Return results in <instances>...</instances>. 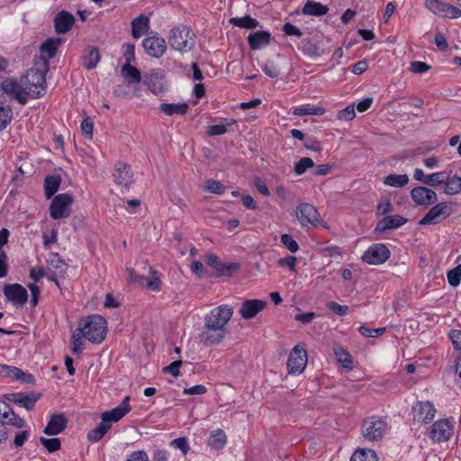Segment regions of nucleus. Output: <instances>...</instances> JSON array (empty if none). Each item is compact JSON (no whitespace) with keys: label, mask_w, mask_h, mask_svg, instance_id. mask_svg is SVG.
<instances>
[{"label":"nucleus","mask_w":461,"mask_h":461,"mask_svg":"<svg viewBox=\"0 0 461 461\" xmlns=\"http://www.w3.org/2000/svg\"><path fill=\"white\" fill-rule=\"evenodd\" d=\"M113 177L117 185L125 187L129 186L132 177L129 166L123 163H118L113 173Z\"/></svg>","instance_id":"473e14b6"},{"label":"nucleus","mask_w":461,"mask_h":461,"mask_svg":"<svg viewBox=\"0 0 461 461\" xmlns=\"http://www.w3.org/2000/svg\"><path fill=\"white\" fill-rule=\"evenodd\" d=\"M7 399L14 402L15 405L19 407L25 408L28 411H31L34 408L35 403L40 399V394L35 393H15L8 394Z\"/></svg>","instance_id":"5701e85b"},{"label":"nucleus","mask_w":461,"mask_h":461,"mask_svg":"<svg viewBox=\"0 0 461 461\" xmlns=\"http://www.w3.org/2000/svg\"><path fill=\"white\" fill-rule=\"evenodd\" d=\"M146 84L149 90L155 95L164 93L167 89V81L165 77L159 73H151L148 76Z\"/></svg>","instance_id":"2f4dec72"},{"label":"nucleus","mask_w":461,"mask_h":461,"mask_svg":"<svg viewBox=\"0 0 461 461\" xmlns=\"http://www.w3.org/2000/svg\"><path fill=\"white\" fill-rule=\"evenodd\" d=\"M47 67L44 70L39 68H30L21 78L29 95L32 98H39L46 92V74Z\"/></svg>","instance_id":"7ed1b4c3"},{"label":"nucleus","mask_w":461,"mask_h":461,"mask_svg":"<svg viewBox=\"0 0 461 461\" xmlns=\"http://www.w3.org/2000/svg\"><path fill=\"white\" fill-rule=\"evenodd\" d=\"M131 410L130 396H125L119 406L102 414V421L88 432V439L93 442L99 441L111 429L113 422L119 421L122 417L129 413Z\"/></svg>","instance_id":"f257e3e1"},{"label":"nucleus","mask_w":461,"mask_h":461,"mask_svg":"<svg viewBox=\"0 0 461 461\" xmlns=\"http://www.w3.org/2000/svg\"><path fill=\"white\" fill-rule=\"evenodd\" d=\"M313 166L314 162L312 158H303L295 164L294 172L296 175L301 176L305 173L308 168H312Z\"/></svg>","instance_id":"603ef678"},{"label":"nucleus","mask_w":461,"mask_h":461,"mask_svg":"<svg viewBox=\"0 0 461 461\" xmlns=\"http://www.w3.org/2000/svg\"><path fill=\"white\" fill-rule=\"evenodd\" d=\"M225 186L219 181L209 179L204 184V190L215 194H221L225 192Z\"/></svg>","instance_id":"8fccbe9b"},{"label":"nucleus","mask_w":461,"mask_h":461,"mask_svg":"<svg viewBox=\"0 0 461 461\" xmlns=\"http://www.w3.org/2000/svg\"><path fill=\"white\" fill-rule=\"evenodd\" d=\"M355 117L356 113L354 105H348L345 109L340 110L337 114V118L344 122L352 121Z\"/></svg>","instance_id":"4d7b16f0"},{"label":"nucleus","mask_w":461,"mask_h":461,"mask_svg":"<svg viewBox=\"0 0 461 461\" xmlns=\"http://www.w3.org/2000/svg\"><path fill=\"white\" fill-rule=\"evenodd\" d=\"M445 181H446L445 172H437V173H433V174L427 176L426 180L424 181V184L432 185V186H437V185H439L445 183Z\"/></svg>","instance_id":"5fc2aeb1"},{"label":"nucleus","mask_w":461,"mask_h":461,"mask_svg":"<svg viewBox=\"0 0 461 461\" xmlns=\"http://www.w3.org/2000/svg\"><path fill=\"white\" fill-rule=\"evenodd\" d=\"M206 264L213 268L220 276H229L239 268L238 264H223L220 258L213 254L206 257Z\"/></svg>","instance_id":"b1692460"},{"label":"nucleus","mask_w":461,"mask_h":461,"mask_svg":"<svg viewBox=\"0 0 461 461\" xmlns=\"http://www.w3.org/2000/svg\"><path fill=\"white\" fill-rule=\"evenodd\" d=\"M328 7L316 2L308 1L303 9V14L310 15H322L327 14Z\"/></svg>","instance_id":"a18cd8bd"},{"label":"nucleus","mask_w":461,"mask_h":461,"mask_svg":"<svg viewBox=\"0 0 461 461\" xmlns=\"http://www.w3.org/2000/svg\"><path fill=\"white\" fill-rule=\"evenodd\" d=\"M230 23L241 29H256L258 26V22L249 15L241 18H231Z\"/></svg>","instance_id":"79ce46f5"},{"label":"nucleus","mask_w":461,"mask_h":461,"mask_svg":"<svg viewBox=\"0 0 461 461\" xmlns=\"http://www.w3.org/2000/svg\"><path fill=\"white\" fill-rule=\"evenodd\" d=\"M144 287L153 292L161 290L162 282L160 280V274L158 271L150 267L148 277H145Z\"/></svg>","instance_id":"e433bc0d"},{"label":"nucleus","mask_w":461,"mask_h":461,"mask_svg":"<svg viewBox=\"0 0 461 461\" xmlns=\"http://www.w3.org/2000/svg\"><path fill=\"white\" fill-rule=\"evenodd\" d=\"M271 34L267 31H256L248 36L249 47L253 50H261L271 42Z\"/></svg>","instance_id":"393cba45"},{"label":"nucleus","mask_w":461,"mask_h":461,"mask_svg":"<svg viewBox=\"0 0 461 461\" xmlns=\"http://www.w3.org/2000/svg\"><path fill=\"white\" fill-rule=\"evenodd\" d=\"M0 377H10L26 383L30 382L32 379V375H26L22 369L4 364H0Z\"/></svg>","instance_id":"c756f323"},{"label":"nucleus","mask_w":461,"mask_h":461,"mask_svg":"<svg viewBox=\"0 0 461 461\" xmlns=\"http://www.w3.org/2000/svg\"><path fill=\"white\" fill-rule=\"evenodd\" d=\"M409 183V176L406 174H391L384 177V184L393 187H403Z\"/></svg>","instance_id":"c03bdc74"},{"label":"nucleus","mask_w":461,"mask_h":461,"mask_svg":"<svg viewBox=\"0 0 461 461\" xmlns=\"http://www.w3.org/2000/svg\"><path fill=\"white\" fill-rule=\"evenodd\" d=\"M73 199L68 194H60L54 197L50 206V215L54 220L68 218Z\"/></svg>","instance_id":"6e6552de"},{"label":"nucleus","mask_w":461,"mask_h":461,"mask_svg":"<svg viewBox=\"0 0 461 461\" xmlns=\"http://www.w3.org/2000/svg\"><path fill=\"white\" fill-rule=\"evenodd\" d=\"M40 442L47 449L48 452L53 453L60 449L61 442L58 438H47L41 437Z\"/></svg>","instance_id":"de8ad7c7"},{"label":"nucleus","mask_w":461,"mask_h":461,"mask_svg":"<svg viewBox=\"0 0 461 461\" xmlns=\"http://www.w3.org/2000/svg\"><path fill=\"white\" fill-rule=\"evenodd\" d=\"M0 423L23 428L25 425V420L18 417L5 402L0 401Z\"/></svg>","instance_id":"4be33fe9"},{"label":"nucleus","mask_w":461,"mask_h":461,"mask_svg":"<svg viewBox=\"0 0 461 461\" xmlns=\"http://www.w3.org/2000/svg\"><path fill=\"white\" fill-rule=\"evenodd\" d=\"M126 461H149V456L144 450L131 452Z\"/></svg>","instance_id":"774afa93"},{"label":"nucleus","mask_w":461,"mask_h":461,"mask_svg":"<svg viewBox=\"0 0 461 461\" xmlns=\"http://www.w3.org/2000/svg\"><path fill=\"white\" fill-rule=\"evenodd\" d=\"M267 301L258 299L245 300L240 310L239 313L244 320H249L257 316L267 307Z\"/></svg>","instance_id":"a211bd4d"},{"label":"nucleus","mask_w":461,"mask_h":461,"mask_svg":"<svg viewBox=\"0 0 461 461\" xmlns=\"http://www.w3.org/2000/svg\"><path fill=\"white\" fill-rule=\"evenodd\" d=\"M82 334H80V330H75L72 333L71 339L73 343V348L72 351L74 354L79 355L84 350V345L82 342Z\"/></svg>","instance_id":"864d4df0"},{"label":"nucleus","mask_w":461,"mask_h":461,"mask_svg":"<svg viewBox=\"0 0 461 461\" xmlns=\"http://www.w3.org/2000/svg\"><path fill=\"white\" fill-rule=\"evenodd\" d=\"M406 221L407 219L400 215L385 216L378 221L375 230L383 232L390 229H396L403 225Z\"/></svg>","instance_id":"7c9ffc66"},{"label":"nucleus","mask_w":461,"mask_h":461,"mask_svg":"<svg viewBox=\"0 0 461 461\" xmlns=\"http://www.w3.org/2000/svg\"><path fill=\"white\" fill-rule=\"evenodd\" d=\"M412 413L415 421L428 423L434 419L436 409L429 402H418L412 406Z\"/></svg>","instance_id":"2eb2a0df"},{"label":"nucleus","mask_w":461,"mask_h":461,"mask_svg":"<svg viewBox=\"0 0 461 461\" xmlns=\"http://www.w3.org/2000/svg\"><path fill=\"white\" fill-rule=\"evenodd\" d=\"M444 192L447 194H456L461 192V177L457 176H446Z\"/></svg>","instance_id":"49530a36"},{"label":"nucleus","mask_w":461,"mask_h":461,"mask_svg":"<svg viewBox=\"0 0 461 461\" xmlns=\"http://www.w3.org/2000/svg\"><path fill=\"white\" fill-rule=\"evenodd\" d=\"M187 104L185 103L181 104H166L163 103L159 105V110L166 115L171 116L174 114H185L187 113Z\"/></svg>","instance_id":"58836bf2"},{"label":"nucleus","mask_w":461,"mask_h":461,"mask_svg":"<svg viewBox=\"0 0 461 461\" xmlns=\"http://www.w3.org/2000/svg\"><path fill=\"white\" fill-rule=\"evenodd\" d=\"M425 6L434 14L440 17L454 19L461 16V10L458 7L440 0H426Z\"/></svg>","instance_id":"1a4fd4ad"},{"label":"nucleus","mask_w":461,"mask_h":461,"mask_svg":"<svg viewBox=\"0 0 461 461\" xmlns=\"http://www.w3.org/2000/svg\"><path fill=\"white\" fill-rule=\"evenodd\" d=\"M453 427L447 420H437L429 429V438L435 442H443L450 438Z\"/></svg>","instance_id":"4468645a"},{"label":"nucleus","mask_w":461,"mask_h":461,"mask_svg":"<svg viewBox=\"0 0 461 461\" xmlns=\"http://www.w3.org/2000/svg\"><path fill=\"white\" fill-rule=\"evenodd\" d=\"M142 45L146 52L154 58L161 57L167 50L165 40L157 35L145 38Z\"/></svg>","instance_id":"6ab92c4d"},{"label":"nucleus","mask_w":461,"mask_h":461,"mask_svg":"<svg viewBox=\"0 0 461 461\" xmlns=\"http://www.w3.org/2000/svg\"><path fill=\"white\" fill-rule=\"evenodd\" d=\"M281 242L291 251L296 252L299 249L295 240L289 234H283L281 236Z\"/></svg>","instance_id":"0e129e2a"},{"label":"nucleus","mask_w":461,"mask_h":461,"mask_svg":"<svg viewBox=\"0 0 461 461\" xmlns=\"http://www.w3.org/2000/svg\"><path fill=\"white\" fill-rule=\"evenodd\" d=\"M335 355L339 363H341L343 367H349L352 364L350 356L348 352H346L343 348H339L335 349Z\"/></svg>","instance_id":"052dcab7"},{"label":"nucleus","mask_w":461,"mask_h":461,"mask_svg":"<svg viewBox=\"0 0 461 461\" xmlns=\"http://www.w3.org/2000/svg\"><path fill=\"white\" fill-rule=\"evenodd\" d=\"M451 207L447 203L434 205L419 221L420 225L438 224L451 214Z\"/></svg>","instance_id":"9b49d317"},{"label":"nucleus","mask_w":461,"mask_h":461,"mask_svg":"<svg viewBox=\"0 0 461 461\" xmlns=\"http://www.w3.org/2000/svg\"><path fill=\"white\" fill-rule=\"evenodd\" d=\"M326 40L322 34H316L311 38L303 39L301 41V49L303 52L310 57H320L329 50Z\"/></svg>","instance_id":"0eeeda50"},{"label":"nucleus","mask_w":461,"mask_h":461,"mask_svg":"<svg viewBox=\"0 0 461 461\" xmlns=\"http://www.w3.org/2000/svg\"><path fill=\"white\" fill-rule=\"evenodd\" d=\"M430 69V66L422 61H412L410 64V70L415 74H423Z\"/></svg>","instance_id":"69168bd1"},{"label":"nucleus","mask_w":461,"mask_h":461,"mask_svg":"<svg viewBox=\"0 0 461 461\" xmlns=\"http://www.w3.org/2000/svg\"><path fill=\"white\" fill-rule=\"evenodd\" d=\"M107 322L100 315H91L78 323L77 330H80L82 337L92 343L99 344L105 337Z\"/></svg>","instance_id":"f03ea898"},{"label":"nucleus","mask_w":461,"mask_h":461,"mask_svg":"<svg viewBox=\"0 0 461 461\" xmlns=\"http://www.w3.org/2000/svg\"><path fill=\"white\" fill-rule=\"evenodd\" d=\"M235 123L234 120H231L226 124H215L208 127L207 133L210 136L222 135L227 132V127Z\"/></svg>","instance_id":"6e6d98bb"},{"label":"nucleus","mask_w":461,"mask_h":461,"mask_svg":"<svg viewBox=\"0 0 461 461\" xmlns=\"http://www.w3.org/2000/svg\"><path fill=\"white\" fill-rule=\"evenodd\" d=\"M122 54L125 59V64H131L135 59L134 45L125 43L122 45Z\"/></svg>","instance_id":"338daca9"},{"label":"nucleus","mask_w":461,"mask_h":461,"mask_svg":"<svg viewBox=\"0 0 461 461\" xmlns=\"http://www.w3.org/2000/svg\"><path fill=\"white\" fill-rule=\"evenodd\" d=\"M122 75L129 84H138L141 80L140 71L131 64H124L122 68Z\"/></svg>","instance_id":"a19ab883"},{"label":"nucleus","mask_w":461,"mask_h":461,"mask_svg":"<svg viewBox=\"0 0 461 461\" xmlns=\"http://www.w3.org/2000/svg\"><path fill=\"white\" fill-rule=\"evenodd\" d=\"M307 365L306 350L301 346L296 345L291 351L288 360L287 368L289 374H301Z\"/></svg>","instance_id":"9d476101"},{"label":"nucleus","mask_w":461,"mask_h":461,"mask_svg":"<svg viewBox=\"0 0 461 461\" xmlns=\"http://www.w3.org/2000/svg\"><path fill=\"white\" fill-rule=\"evenodd\" d=\"M1 89L12 99L18 101L21 104L27 102L29 94L24 86L22 78L7 77L1 83Z\"/></svg>","instance_id":"423d86ee"},{"label":"nucleus","mask_w":461,"mask_h":461,"mask_svg":"<svg viewBox=\"0 0 461 461\" xmlns=\"http://www.w3.org/2000/svg\"><path fill=\"white\" fill-rule=\"evenodd\" d=\"M263 71L270 77H276L280 74L278 66L273 60H267L263 67Z\"/></svg>","instance_id":"e2e57ef3"},{"label":"nucleus","mask_w":461,"mask_h":461,"mask_svg":"<svg viewBox=\"0 0 461 461\" xmlns=\"http://www.w3.org/2000/svg\"><path fill=\"white\" fill-rule=\"evenodd\" d=\"M5 296L14 305L23 306L28 300L26 289L19 284L5 285Z\"/></svg>","instance_id":"f3484780"},{"label":"nucleus","mask_w":461,"mask_h":461,"mask_svg":"<svg viewBox=\"0 0 461 461\" xmlns=\"http://www.w3.org/2000/svg\"><path fill=\"white\" fill-rule=\"evenodd\" d=\"M0 377H10L26 383L30 382L32 379V375H26L22 369L4 364H0Z\"/></svg>","instance_id":"c85d7f7f"},{"label":"nucleus","mask_w":461,"mask_h":461,"mask_svg":"<svg viewBox=\"0 0 461 461\" xmlns=\"http://www.w3.org/2000/svg\"><path fill=\"white\" fill-rule=\"evenodd\" d=\"M62 44V40L59 37L47 39L40 48L41 57L44 59L45 67H48V59L56 55L58 48Z\"/></svg>","instance_id":"bb28decb"},{"label":"nucleus","mask_w":461,"mask_h":461,"mask_svg":"<svg viewBox=\"0 0 461 461\" xmlns=\"http://www.w3.org/2000/svg\"><path fill=\"white\" fill-rule=\"evenodd\" d=\"M149 18L145 14H140L131 22V29H149Z\"/></svg>","instance_id":"680f3d73"},{"label":"nucleus","mask_w":461,"mask_h":461,"mask_svg":"<svg viewBox=\"0 0 461 461\" xmlns=\"http://www.w3.org/2000/svg\"><path fill=\"white\" fill-rule=\"evenodd\" d=\"M411 195L417 204L422 206L434 204L438 201L436 192L424 186L413 188L411 192Z\"/></svg>","instance_id":"412c9836"},{"label":"nucleus","mask_w":461,"mask_h":461,"mask_svg":"<svg viewBox=\"0 0 461 461\" xmlns=\"http://www.w3.org/2000/svg\"><path fill=\"white\" fill-rule=\"evenodd\" d=\"M190 31H173L169 37L170 46L178 51H187L194 45V35Z\"/></svg>","instance_id":"ddd939ff"},{"label":"nucleus","mask_w":461,"mask_h":461,"mask_svg":"<svg viewBox=\"0 0 461 461\" xmlns=\"http://www.w3.org/2000/svg\"><path fill=\"white\" fill-rule=\"evenodd\" d=\"M67 269L68 266L63 259L58 256L52 257L48 261V279L59 286V278L65 276Z\"/></svg>","instance_id":"aec40b11"},{"label":"nucleus","mask_w":461,"mask_h":461,"mask_svg":"<svg viewBox=\"0 0 461 461\" xmlns=\"http://www.w3.org/2000/svg\"><path fill=\"white\" fill-rule=\"evenodd\" d=\"M226 333V330H213L203 327L200 340L205 346L217 345L224 339Z\"/></svg>","instance_id":"cd10ccee"},{"label":"nucleus","mask_w":461,"mask_h":461,"mask_svg":"<svg viewBox=\"0 0 461 461\" xmlns=\"http://www.w3.org/2000/svg\"><path fill=\"white\" fill-rule=\"evenodd\" d=\"M13 112L10 106H0V131L7 127L12 122Z\"/></svg>","instance_id":"09e8293b"},{"label":"nucleus","mask_w":461,"mask_h":461,"mask_svg":"<svg viewBox=\"0 0 461 461\" xmlns=\"http://www.w3.org/2000/svg\"><path fill=\"white\" fill-rule=\"evenodd\" d=\"M233 315V308L222 304L212 309L204 317V328L213 330H226L225 326Z\"/></svg>","instance_id":"20e7f679"},{"label":"nucleus","mask_w":461,"mask_h":461,"mask_svg":"<svg viewBox=\"0 0 461 461\" xmlns=\"http://www.w3.org/2000/svg\"><path fill=\"white\" fill-rule=\"evenodd\" d=\"M61 178L59 176H47L44 181L45 195L48 199L52 197L59 188Z\"/></svg>","instance_id":"4c0bfd02"},{"label":"nucleus","mask_w":461,"mask_h":461,"mask_svg":"<svg viewBox=\"0 0 461 461\" xmlns=\"http://www.w3.org/2000/svg\"><path fill=\"white\" fill-rule=\"evenodd\" d=\"M350 461H378V458L374 450L359 448L354 452Z\"/></svg>","instance_id":"37998d69"},{"label":"nucleus","mask_w":461,"mask_h":461,"mask_svg":"<svg viewBox=\"0 0 461 461\" xmlns=\"http://www.w3.org/2000/svg\"><path fill=\"white\" fill-rule=\"evenodd\" d=\"M67 427V420L63 414H53L43 432L49 436L61 433Z\"/></svg>","instance_id":"a878e982"},{"label":"nucleus","mask_w":461,"mask_h":461,"mask_svg":"<svg viewBox=\"0 0 461 461\" xmlns=\"http://www.w3.org/2000/svg\"><path fill=\"white\" fill-rule=\"evenodd\" d=\"M83 66L87 70L94 69L100 61V54L95 47H87L82 56Z\"/></svg>","instance_id":"72a5a7b5"},{"label":"nucleus","mask_w":461,"mask_h":461,"mask_svg":"<svg viewBox=\"0 0 461 461\" xmlns=\"http://www.w3.org/2000/svg\"><path fill=\"white\" fill-rule=\"evenodd\" d=\"M170 446L180 449L184 456H185L190 449L187 438L185 437L173 439L170 442Z\"/></svg>","instance_id":"bf43d9fd"},{"label":"nucleus","mask_w":461,"mask_h":461,"mask_svg":"<svg viewBox=\"0 0 461 461\" xmlns=\"http://www.w3.org/2000/svg\"><path fill=\"white\" fill-rule=\"evenodd\" d=\"M388 429L387 422L378 416L368 417L362 424V436L368 441L380 440Z\"/></svg>","instance_id":"39448f33"},{"label":"nucleus","mask_w":461,"mask_h":461,"mask_svg":"<svg viewBox=\"0 0 461 461\" xmlns=\"http://www.w3.org/2000/svg\"><path fill=\"white\" fill-rule=\"evenodd\" d=\"M390 257V250L385 245L377 243L373 244L363 254L362 260L370 265H380L385 262Z\"/></svg>","instance_id":"f8f14e48"},{"label":"nucleus","mask_w":461,"mask_h":461,"mask_svg":"<svg viewBox=\"0 0 461 461\" xmlns=\"http://www.w3.org/2000/svg\"><path fill=\"white\" fill-rule=\"evenodd\" d=\"M227 443V436L225 432L219 429L216 430H212L210 433V436L207 440L208 446L215 450L222 449Z\"/></svg>","instance_id":"f704fd0d"},{"label":"nucleus","mask_w":461,"mask_h":461,"mask_svg":"<svg viewBox=\"0 0 461 461\" xmlns=\"http://www.w3.org/2000/svg\"><path fill=\"white\" fill-rule=\"evenodd\" d=\"M74 23V16L67 11L58 13L54 19L55 29H71Z\"/></svg>","instance_id":"c9c22d12"},{"label":"nucleus","mask_w":461,"mask_h":461,"mask_svg":"<svg viewBox=\"0 0 461 461\" xmlns=\"http://www.w3.org/2000/svg\"><path fill=\"white\" fill-rule=\"evenodd\" d=\"M447 277L448 284L453 287H456L461 281V264L449 270Z\"/></svg>","instance_id":"3c124183"},{"label":"nucleus","mask_w":461,"mask_h":461,"mask_svg":"<svg viewBox=\"0 0 461 461\" xmlns=\"http://www.w3.org/2000/svg\"><path fill=\"white\" fill-rule=\"evenodd\" d=\"M325 113V109L322 107H317L311 104H304L294 107L293 114L296 116L304 115H322Z\"/></svg>","instance_id":"ea45409f"},{"label":"nucleus","mask_w":461,"mask_h":461,"mask_svg":"<svg viewBox=\"0 0 461 461\" xmlns=\"http://www.w3.org/2000/svg\"><path fill=\"white\" fill-rule=\"evenodd\" d=\"M295 212L296 218L302 226L313 225L319 221L317 209L308 203L299 204Z\"/></svg>","instance_id":"dca6fc26"},{"label":"nucleus","mask_w":461,"mask_h":461,"mask_svg":"<svg viewBox=\"0 0 461 461\" xmlns=\"http://www.w3.org/2000/svg\"><path fill=\"white\" fill-rule=\"evenodd\" d=\"M385 330L386 328L370 329L366 326H360L358 331L365 337L377 338L381 336L385 331Z\"/></svg>","instance_id":"13d9d810"}]
</instances>
